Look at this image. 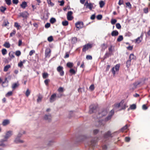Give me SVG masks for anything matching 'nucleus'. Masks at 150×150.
Wrapping results in <instances>:
<instances>
[{
  "instance_id": "obj_61",
  "label": "nucleus",
  "mask_w": 150,
  "mask_h": 150,
  "mask_svg": "<svg viewBox=\"0 0 150 150\" xmlns=\"http://www.w3.org/2000/svg\"><path fill=\"white\" fill-rule=\"evenodd\" d=\"M14 26L15 27L17 28H18H18L20 26L18 23L16 22L15 23Z\"/></svg>"
},
{
  "instance_id": "obj_59",
  "label": "nucleus",
  "mask_w": 150,
  "mask_h": 150,
  "mask_svg": "<svg viewBox=\"0 0 150 150\" xmlns=\"http://www.w3.org/2000/svg\"><path fill=\"white\" fill-rule=\"evenodd\" d=\"M118 4L119 5L123 4V0H119Z\"/></svg>"
},
{
  "instance_id": "obj_57",
  "label": "nucleus",
  "mask_w": 150,
  "mask_h": 150,
  "mask_svg": "<svg viewBox=\"0 0 150 150\" xmlns=\"http://www.w3.org/2000/svg\"><path fill=\"white\" fill-rule=\"evenodd\" d=\"M47 2L48 4H50L52 6L54 5V4L51 2V0H47Z\"/></svg>"
},
{
  "instance_id": "obj_31",
  "label": "nucleus",
  "mask_w": 150,
  "mask_h": 150,
  "mask_svg": "<svg viewBox=\"0 0 150 150\" xmlns=\"http://www.w3.org/2000/svg\"><path fill=\"white\" fill-rule=\"evenodd\" d=\"M56 21L55 18H52L50 20V22L52 24L55 23Z\"/></svg>"
},
{
  "instance_id": "obj_28",
  "label": "nucleus",
  "mask_w": 150,
  "mask_h": 150,
  "mask_svg": "<svg viewBox=\"0 0 150 150\" xmlns=\"http://www.w3.org/2000/svg\"><path fill=\"white\" fill-rule=\"evenodd\" d=\"M100 6V8H102L105 5V3L103 1H101L99 2Z\"/></svg>"
},
{
  "instance_id": "obj_16",
  "label": "nucleus",
  "mask_w": 150,
  "mask_h": 150,
  "mask_svg": "<svg viewBox=\"0 0 150 150\" xmlns=\"http://www.w3.org/2000/svg\"><path fill=\"white\" fill-rule=\"evenodd\" d=\"M20 14L19 17H22L23 18H26L28 15L27 12L25 11L20 13Z\"/></svg>"
},
{
  "instance_id": "obj_2",
  "label": "nucleus",
  "mask_w": 150,
  "mask_h": 150,
  "mask_svg": "<svg viewBox=\"0 0 150 150\" xmlns=\"http://www.w3.org/2000/svg\"><path fill=\"white\" fill-rule=\"evenodd\" d=\"M126 105L125 103H124V101L122 100L119 103L116 104L114 105V109L117 108L120 109H119V110H121L122 109H124L126 108Z\"/></svg>"
},
{
  "instance_id": "obj_37",
  "label": "nucleus",
  "mask_w": 150,
  "mask_h": 150,
  "mask_svg": "<svg viewBox=\"0 0 150 150\" xmlns=\"http://www.w3.org/2000/svg\"><path fill=\"white\" fill-rule=\"evenodd\" d=\"M48 75L47 73H44L42 74V77L43 79H46L48 76Z\"/></svg>"
},
{
  "instance_id": "obj_43",
  "label": "nucleus",
  "mask_w": 150,
  "mask_h": 150,
  "mask_svg": "<svg viewBox=\"0 0 150 150\" xmlns=\"http://www.w3.org/2000/svg\"><path fill=\"white\" fill-rule=\"evenodd\" d=\"M101 47L104 50L106 49L107 47V45L105 43H103L101 45Z\"/></svg>"
},
{
  "instance_id": "obj_26",
  "label": "nucleus",
  "mask_w": 150,
  "mask_h": 150,
  "mask_svg": "<svg viewBox=\"0 0 150 150\" xmlns=\"http://www.w3.org/2000/svg\"><path fill=\"white\" fill-rule=\"evenodd\" d=\"M77 41V38L76 37H73L71 39V42L72 43L74 44Z\"/></svg>"
},
{
  "instance_id": "obj_55",
  "label": "nucleus",
  "mask_w": 150,
  "mask_h": 150,
  "mask_svg": "<svg viewBox=\"0 0 150 150\" xmlns=\"http://www.w3.org/2000/svg\"><path fill=\"white\" fill-rule=\"evenodd\" d=\"M126 4L127 7H128L129 8H131V5L129 2L126 3Z\"/></svg>"
},
{
  "instance_id": "obj_3",
  "label": "nucleus",
  "mask_w": 150,
  "mask_h": 150,
  "mask_svg": "<svg viewBox=\"0 0 150 150\" xmlns=\"http://www.w3.org/2000/svg\"><path fill=\"white\" fill-rule=\"evenodd\" d=\"M62 96V94H60L57 96L55 93H53L51 95L50 98V102H53L56 100L57 97L60 98Z\"/></svg>"
},
{
  "instance_id": "obj_30",
  "label": "nucleus",
  "mask_w": 150,
  "mask_h": 150,
  "mask_svg": "<svg viewBox=\"0 0 150 150\" xmlns=\"http://www.w3.org/2000/svg\"><path fill=\"white\" fill-rule=\"evenodd\" d=\"M127 127H128L127 125H125V126L121 129H120L121 132H124L125 130H126L127 129Z\"/></svg>"
},
{
  "instance_id": "obj_18",
  "label": "nucleus",
  "mask_w": 150,
  "mask_h": 150,
  "mask_svg": "<svg viewBox=\"0 0 150 150\" xmlns=\"http://www.w3.org/2000/svg\"><path fill=\"white\" fill-rule=\"evenodd\" d=\"M142 35H141L140 37H138L135 40L136 42L139 43L142 41Z\"/></svg>"
},
{
  "instance_id": "obj_33",
  "label": "nucleus",
  "mask_w": 150,
  "mask_h": 150,
  "mask_svg": "<svg viewBox=\"0 0 150 150\" xmlns=\"http://www.w3.org/2000/svg\"><path fill=\"white\" fill-rule=\"evenodd\" d=\"M136 108V105L135 104H133L131 105L130 106V108L131 110H134Z\"/></svg>"
},
{
  "instance_id": "obj_1",
  "label": "nucleus",
  "mask_w": 150,
  "mask_h": 150,
  "mask_svg": "<svg viewBox=\"0 0 150 150\" xmlns=\"http://www.w3.org/2000/svg\"><path fill=\"white\" fill-rule=\"evenodd\" d=\"M12 134V132L11 131H9L6 132L5 135L4 136V138L2 139L0 141V146H5V144L4 143L5 142L7 141V139L10 137Z\"/></svg>"
},
{
  "instance_id": "obj_54",
  "label": "nucleus",
  "mask_w": 150,
  "mask_h": 150,
  "mask_svg": "<svg viewBox=\"0 0 150 150\" xmlns=\"http://www.w3.org/2000/svg\"><path fill=\"white\" fill-rule=\"evenodd\" d=\"M58 91L59 92H62L63 91V88L62 87H60L58 88Z\"/></svg>"
},
{
  "instance_id": "obj_29",
  "label": "nucleus",
  "mask_w": 150,
  "mask_h": 150,
  "mask_svg": "<svg viewBox=\"0 0 150 150\" xmlns=\"http://www.w3.org/2000/svg\"><path fill=\"white\" fill-rule=\"evenodd\" d=\"M62 25L64 26H66L68 25L69 22L67 21H63L62 23Z\"/></svg>"
},
{
  "instance_id": "obj_53",
  "label": "nucleus",
  "mask_w": 150,
  "mask_h": 150,
  "mask_svg": "<svg viewBox=\"0 0 150 150\" xmlns=\"http://www.w3.org/2000/svg\"><path fill=\"white\" fill-rule=\"evenodd\" d=\"M69 72L70 73L72 74H75V70L73 69H71L69 70Z\"/></svg>"
},
{
  "instance_id": "obj_20",
  "label": "nucleus",
  "mask_w": 150,
  "mask_h": 150,
  "mask_svg": "<svg viewBox=\"0 0 150 150\" xmlns=\"http://www.w3.org/2000/svg\"><path fill=\"white\" fill-rule=\"evenodd\" d=\"M10 123L9 120H4L2 124L4 126Z\"/></svg>"
},
{
  "instance_id": "obj_52",
  "label": "nucleus",
  "mask_w": 150,
  "mask_h": 150,
  "mask_svg": "<svg viewBox=\"0 0 150 150\" xmlns=\"http://www.w3.org/2000/svg\"><path fill=\"white\" fill-rule=\"evenodd\" d=\"M50 26V24L49 23H47L45 25V27L46 28H49Z\"/></svg>"
},
{
  "instance_id": "obj_48",
  "label": "nucleus",
  "mask_w": 150,
  "mask_h": 150,
  "mask_svg": "<svg viewBox=\"0 0 150 150\" xmlns=\"http://www.w3.org/2000/svg\"><path fill=\"white\" fill-rule=\"evenodd\" d=\"M116 28L118 29H120L121 28V26L119 23H117L116 24Z\"/></svg>"
},
{
  "instance_id": "obj_12",
  "label": "nucleus",
  "mask_w": 150,
  "mask_h": 150,
  "mask_svg": "<svg viewBox=\"0 0 150 150\" xmlns=\"http://www.w3.org/2000/svg\"><path fill=\"white\" fill-rule=\"evenodd\" d=\"M92 47V45L89 44H87L83 46L82 49L83 52H85L89 48H90Z\"/></svg>"
},
{
  "instance_id": "obj_25",
  "label": "nucleus",
  "mask_w": 150,
  "mask_h": 150,
  "mask_svg": "<svg viewBox=\"0 0 150 150\" xmlns=\"http://www.w3.org/2000/svg\"><path fill=\"white\" fill-rule=\"evenodd\" d=\"M131 64V60L130 59L128 60L126 62V67L127 68H129Z\"/></svg>"
},
{
  "instance_id": "obj_63",
  "label": "nucleus",
  "mask_w": 150,
  "mask_h": 150,
  "mask_svg": "<svg viewBox=\"0 0 150 150\" xmlns=\"http://www.w3.org/2000/svg\"><path fill=\"white\" fill-rule=\"evenodd\" d=\"M96 141L97 140H92L91 141V144L92 146L94 145V144L96 143Z\"/></svg>"
},
{
  "instance_id": "obj_34",
  "label": "nucleus",
  "mask_w": 150,
  "mask_h": 150,
  "mask_svg": "<svg viewBox=\"0 0 150 150\" xmlns=\"http://www.w3.org/2000/svg\"><path fill=\"white\" fill-rule=\"evenodd\" d=\"M67 66L68 67L71 68L73 66V64L72 63L69 62L67 63Z\"/></svg>"
},
{
  "instance_id": "obj_5",
  "label": "nucleus",
  "mask_w": 150,
  "mask_h": 150,
  "mask_svg": "<svg viewBox=\"0 0 150 150\" xmlns=\"http://www.w3.org/2000/svg\"><path fill=\"white\" fill-rule=\"evenodd\" d=\"M93 3H88L87 1L85 2L84 6H86V8H89L90 10H91L93 8Z\"/></svg>"
},
{
  "instance_id": "obj_17",
  "label": "nucleus",
  "mask_w": 150,
  "mask_h": 150,
  "mask_svg": "<svg viewBox=\"0 0 150 150\" xmlns=\"http://www.w3.org/2000/svg\"><path fill=\"white\" fill-rule=\"evenodd\" d=\"M51 118V116L50 115H46L44 117V119L45 120H47L48 121H50Z\"/></svg>"
},
{
  "instance_id": "obj_39",
  "label": "nucleus",
  "mask_w": 150,
  "mask_h": 150,
  "mask_svg": "<svg viewBox=\"0 0 150 150\" xmlns=\"http://www.w3.org/2000/svg\"><path fill=\"white\" fill-rule=\"evenodd\" d=\"M16 30H13L12 32L10 34V37H12L16 33Z\"/></svg>"
},
{
  "instance_id": "obj_60",
  "label": "nucleus",
  "mask_w": 150,
  "mask_h": 150,
  "mask_svg": "<svg viewBox=\"0 0 150 150\" xmlns=\"http://www.w3.org/2000/svg\"><path fill=\"white\" fill-rule=\"evenodd\" d=\"M86 59H87L91 60L92 59V57L91 55H87L86 56Z\"/></svg>"
},
{
  "instance_id": "obj_50",
  "label": "nucleus",
  "mask_w": 150,
  "mask_h": 150,
  "mask_svg": "<svg viewBox=\"0 0 150 150\" xmlns=\"http://www.w3.org/2000/svg\"><path fill=\"white\" fill-rule=\"evenodd\" d=\"M50 81V80L49 79H47L45 80L44 83L47 86H48V83Z\"/></svg>"
},
{
  "instance_id": "obj_11",
  "label": "nucleus",
  "mask_w": 150,
  "mask_h": 150,
  "mask_svg": "<svg viewBox=\"0 0 150 150\" xmlns=\"http://www.w3.org/2000/svg\"><path fill=\"white\" fill-rule=\"evenodd\" d=\"M8 81L7 80V79L6 77L5 78L4 81H2L1 84L2 86L3 87H7L8 85Z\"/></svg>"
},
{
  "instance_id": "obj_10",
  "label": "nucleus",
  "mask_w": 150,
  "mask_h": 150,
  "mask_svg": "<svg viewBox=\"0 0 150 150\" xmlns=\"http://www.w3.org/2000/svg\"><path fill=\"white\" fill-rule=\"evenodd\" d=\"M72 14L73 12L71 11L68 12L67 15V18L68 21H71L73 19V17L72 16Z\"/></svg>"
},
{
  "instance_id": "obj_23",
  "label": "nucleus",
  "mask_w": 150,
  "mask_h": 150,
  "mask_svg": "<svg viewBox=\"0 0 150 150\" xmlns=\"http://www.w3.org/2000/svg\"><path fill=\"white\" fill-rule=\"evenodd\" d=\"M3 46L6 48H9L10 47V45L9 42H6L3 45Z\"/></svg>"
},
{
  "instance_id": "obj_45",
  "label": "nucleus",
  "mask_w": 150,
  "mask_h": 150,
  "mask_svg": "<svg viewBox=\"0 0 150 150\" xmlns=\"http://www.w3.org/2000/svg\"><path fill=\"white\" fill-rule=\"evenodd\" d=\"M6 3L8 5H10L11 4V0H5Z\"/></svg>"
},
{
  "instance_id": "obj_49",
  "label": "nucleus",
  "mask_w": 150,
  "mask_h": 150,
  "mask_svg": "<svg viewBox=\"0 0 150 150\" xmlns=\"http://www.w3.org/2000/svg\"><path fill=\"white\" fill-rule=\"evenodd\" d=\"M110 53L108 52H106L104 56L105 59L108 57L109 56Z\"/></svg>"
},
{
  "instance_id": "obj_21",
  "label": "nucleus",
  "mask_w": 150,
  "mask_h": 150,
  "mask_svg": "<svg viewBox=\"0 0 150 150\" xmlns=\"http://www.w3.org/2000/svg\"><path fill=\"white\" fill-rule=\"evenodd\" d=\"M118 32L117 30H114L112 31L111 33V35L113 36H116L118 35Z\"/></svg>"
},
{
  "instance_id": "obj_56",
  "label": "nucleus",
  "mask_w": 150,
  "mask_h": 150,
  "mask_svg": "<svg viewBox=\"0 0 150 150\" xmlns=\"http://www.w3.org/2000/svg\"><path fill=\"white\" fill-rule=\"evenodd\" d=\"M23 62H22L21 61L18 64V66L20 67H21L23 65Z\"/></svg>"
},
{
  "instance_id": "obj_19",
  "label": "nucleus",
  "mask_w": 150,
  "mask_h": 150,
  "mask_svg": "<svg viewBox=\"0 0 150 150\" xmlns=\"http://www.w3.org/2000/svg\"><path fill=\"white\" fill-rule=\"evenodd\" d=\"M23 8H25L27 6V2L25 1H23L20 5Z\"/></svg>"
},
{
  "instance_id": "obj_64",
  "label": "nucleus",
  "mask_w": 150,
  "mask_h": 150,
  "mask_svg": "<svg viewBox=\"0 0 150 150\" xmlns=\"http://www.w3.org/2000/svg\"><path fill=\"white\" fill-rule=\"evenodd\" d=\"M142 108L143 109L146 110L147 109V107L145 105H142Z\"/></svg>"
},
{
  "instance_id": "obj_42",
  "label": "nucleus",
  "mask_w": 150,
  "mask_h": 150,
  "mask_svg": "<svg viewBox=\"0 0 150 150\" xmlns=\"http://www.w3.org/2000/svg\"><path fill=\"white\" fill-rule=\"evenodd\" d=\"M117 21L115 19H112L111 21V24L112 25L115 24L117 22Z\"/></svg>"
},
{
  "instance_id": "obj_41",
  "label": "nucleus",
  "mask_w": 150,
  "mask_h": 150,
  "mask_svg": "<svg viewBox=\"0 0 150 150\" xmlns=\"http://www.w3.org/2000/svg\"><path fill=\"white\" fill-rule=\"evenodd\" d=\"M144 12L145 13H147L149 12V9L148 8H145L143 9Z\"/></svg>"
},
{
  "instance_id": "obj_6",
  "label": "nucleus",
  "mask_w": 150,
  "mask_h": 150,
  "mask_svg": "<svg viewBox=\"0 0 150 150\" xmlns=\"http://www.w3.org/2000/svg\"><path fill=\"white\" fill-rule=\"evenodd\" d=\"M108 112L106 110H104L102 111L101 112H100L97 116V119L102 117L103 116H105L107 114Z\"/></svg>"
},
{
  "instance_id": "obj_51",
  "label": "nucleus",
  "mask_w": 150,
  "mask_h": 150,
  "mask_svg": "<svg viewBox=\"0 0 150 150\" xmlns=\"http://www.w3.org/2000/svg\"><path fill=\"white\" fill-rule=\"evenodd\" d=\"M102 18V16L101 15H98L97 16V18L98 20L101 19Z\"/></svg>"
},
{
  "instance_id": "obj_9",
  "label": "nucleus",
  "mask_w": 150,
  "mask_h": 150,
  "mask_svg": "<svg viewBox=\"0 0 150 150\" xmlns=\"http://www.w3.org/2000/svg\"><path fill=\"white\" fill-rule=\"evenodd\" d=\"M114 114V111L113 110H111L110 113L109 114V115L105 119V121H107L109 120H110L112 116Z\"/></svg>"
},
{
  "instance_id": "obj_15",
  "label": "nucleus",
  "mask_w": 150,
  "mask_h": 150,
  "mask_svg": "<svg viewBox=\"0 0 150 150\" xmlns=\"http://www.w3.org/2000/svg\"><path fill=\"white\" fill-rule=\"evenodd\" d=\"M111 132L110 131H108L105 133L103 137L104 139H105L111 137Z\"/></svg>"
},
{
  "instance_id": "obj_38",
  "label": "nucleus",
  "mask_w": 150,
  "mask_h": 150,
  "mask_svg": "<svg viewBox=\"0 0 150 150\" xmlns=\"http://www.w3.org/2000/svg\"><path fill=\"white\" fill-rule=\"evenodd\" d=\"M19 85L17 83H15L13 84L12 86L13 89H14L18 86Z\"/></svg>"
},
{
  "instance_id": "obj_44",
  "label": "nucleus",
  "mask_w": 150,
  "mask_h": 150,
  "mask_svg": "<svg viewBox=\"0 0 150 150\" xmlns=\"http://www.w3.org/2000/svg\"><path fill=\"white\" fill-rule=\"evenodd\" d=\"M30 94V92L29 91V90L28 89L25 93V95L27 96L28 97Z\"/></svg>"
},
{
  "instance_id": "obj_13",
  "label": "nucleus",
  "mask_w": 150,
  "mask_h": 150,
  "mask_svg": "<svg viewBox=\"0 0 150 150\" xmlns=\"http://www.w3.org/2000/svg\"><path fill=\"white\" fill-rule=\"evenodd\" d=\"M51 50L49 48L46 49L45 52V56L46 57H49L50 56Z\"/></svg>"
},
{
  "instance_id": "obj_32",
  "label": "nucleus",
  "mask_w": 150,
  "mask_h": 150,
  "mask_svg": "<svg viewBox=\"0 0 150 150\" xmlns=\"http://www.w3.org/2000/svg\"><path fill=\"white\" fill-rule=\"evenodd\" d=\"M1 52L2 54L4 55L7 54V50L5 49H3L1 50Z\"/></svg>"
},
{
  "instance_id": "obj_24",
  "label": "nucleus",
  "mask_w": 150,
  "mask_h": 150,
  "mask_svg": "<svg viewBox=\"0 0 150 150\" xmlns=\"http://www.w3.org/2000/svg\"><path fill=\"white\" fill-rule=\"evenodd\" d=\"M11 67V66L10 65H6L4 68V71H7L8 69Z\"/></svg>"
},
{
  "instance_id": "obj_35",
  "label": "nucleus",
  "mask_w": 150,
  "mask_h": 150,
  "mask_svg": "<svg viewBox=\"0 0 150 150\" xmlns=\"http://www.w3.org/2000/svg\"><path fill=\"white\" fill-rule=\"evenodd\" d=\"M123 39V37L122 35H120L117 39V40L118 42H120Z\"/></svg>"
},
{
  "instance_id": "obj_14",
  "label": "nucleus",
  "mask_w": 150,
  "mask_h": 150,
  "mask_svg": "<svg viewBox=\"0 0 150 150\" xmlns=\"http://www.w3.org/2000/svg\"><path fill=\"white\" fill-rule=\"evenodd\" d=\"M97 107L96 106L92 105L90 106V110L89 112L90 113H91L94 112V111L96 109Z\"/></svg>"
},
{
  "instance_id": "obj_47",
  "label": "nucleus",
  "mask_w": 150,
  "mask_h": 150,
  "mask_svg": "<svg viewBox=\"0 0 150 150\" xmlns=\"http://www.w3.org/2000/svg\"><path fill=\"white\" fill-rule=\"evenodd\" d=\"M53 40V38L52 36H50L48 37L47 40L49 42H52Z\"/></svg>"
},
{
  "instance_id": "obj_62",
  "label": "nucleus",
  "mask_w": 150,
  "mask_h": 150,
  "mask_svg": "<svg viewBox=\"0 0 150 150\" xmlns=\"http://www.w3.org/2000/svg\"><path fill=\"white\" fill-rule=\"evenodd\" d=\"M42 98L40 96H39L38 97V98L37 99V101L38 102H39L40 101H41V100H42Z\"/></svg>"
},
{
  "instance_id": "obj_7",
  "label": "nucleus",
  "mask_w": 150,
  "mask_h": 150,
  "mask_svg": "<svg viewBox=\"0 0 150 150\" xmlns=\"http://www.w3.org/2000/svg\"><path fill=\"white\" fill-rule=\"evenodd\" d=\"M83 23L81 21H79L75 23L76 26L78 30L79 29L82 28L83 27Z\"/></svg>"
},
{
  "instance_id": "obj_22",
  "label": "nucleus",
  "mask_w": 150,
  "mask_h": 150,
  "mask_svg": "<svg viewBox=\"0 0 150 150\" xmlns=\"http://www.w3.org/2000/svg\"><path fill=\"white\" fill-rule=\"evenodd\" d=\"M136 59V57L133 54H130L129 59L131 60L132 59Z\"/></svg>"
},
{
  "instance_id": "obj_4",
  "label": "nucleus",
  "mask_w": 150,
  "mask_h": 150,
  "mask_svg": "<svg viewBox=\"0 0 150 150\" xmlns=\"http://www.w3.org/2000/svg\"><path fill=\"white\" fill-rule=\"evenodd\" d=\"M22 134L19 133L18 134L17 137L16 138L14 142L16 143H21L23 142V141L20 139V138L21 137Z\"/></svg>"
},
{
  "instance_id": "obj_46",
  "label": "nucleus",
  "mask_w": 150,
  "mask_h": 150,
  "mask_svg": "<svg viewBox=\"0 0 150 150\" xmlns=\"http://www.w3.org/2000/svg\"><path fill=\"white\" fill-rule=\"evenodd\" d=\"M15 54L17 56H19L21 54V52L20 51H17L16 52Z\"/></svg>"
},
{
  "instance_id": "obj_58",
  "label": "nucleus",
  "mask_w": 150,
  "mask_h": 150,
  "mask_svg": "<svg viewBox=\"0 0 150 150\" xmlns=\"http://www.w3.org/2000/svg\"><path fill=\"white\" fill-rule=\"evenodd\" d=\"M89 89L90 90L93 91L94 89V87L93 85H91L89 87Z\"/></svg>"
},
{
  "instance_id": "obj_40",
  "label": "nucleus",
  "mask_w": 150,
  "mask_h": 150,
  "mask_svg": "<svg viewBox=\"0 0 150 150\" xmlns=\"http://www.w3.org/2000/svg\"><path fill=\"white\" fill-rule=\"evenodd\" d=\"M120 65L119 64H116L115 67V69L116 71H117L119 70Z\"/></svg>"
},
{
  "instance_id": "obj_27",
  "label": "nucleus",
  "mask_w": 150,
  "mask_h": 150,
  "mask_svg": "<svg viewBox=\"0 0 150 150\" xmlns=\"http://www.w3.org/2000/svg\"><path fill=\"white\" fill-rule=\"evenodd\" d=\"M6 8L5 7L1 6L0 8V10L1 12L4 13L6 10Z\"/></svg>"
},
{
  "instance_id": "obj_8",
  "label": "nucleus",
  "mask_w": 150,
  "mask_h": 150,
  "mask_svg": "<svg viewBox=\"0 0 150 150\" xmlns=\"http://www.w3.org/2000/svg\"><path fill=\"white\" fill-rule=\"evenodd\" d=\"M63 68L62 67L59 66L57 68V71L59 73L60 75L62 76L64 74V72L63 71Z\"/></svg>"
},
{
  "instance_id": "obj_36",
  "label": "nucleus",
  "mask_w": 150,
  "mask_h": 150,
  "mask_svg": "<svg viewBox=\"0 0 150 150\" xmlns=\"http://www.w3.org/2000/svg\"><path fill=\"white\" fill-rule=\"evenodd\" d=\"M13 94V92L11 91H10L8 92L6 94V96L8 97L11 96Z\"/></svg>"
}]
</instances>
